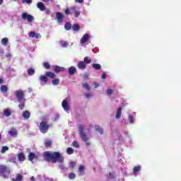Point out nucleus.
<instances>
[{
    "instance_id": "f257e3e1",
    "label": "nucleus",
    "mask_w": 181,
    "mask_h": 181,
    "mask_svg": "<svg viewBox=\"0 0 181 181\" xmlns=\"http://www.w3.org/2000/svg\"><path fill=\"white\" fill-rule=\"evenodd\" d=\"M44 156L45 157L47 162H52V163H56L57 162L63 163V162H64V157L60 152L55 151L52 153L50 151H45Z\"/></svg>"
},
{
    "instance_id": "f03ea898",
    "label": "nucleus",
    "mask_w": 181,
    "mask_h": 181,
    "mask_svg": "<svg viewBox=\"0 0 181 181\" xmlns=\"http://www.w3.org/2000/svg\"><path fill=\"white\" fill-rule=\"evenodd\" d=\"M81 8L77 6H73L65 10L66 15H74L75 18L80 16Z\"/></svg>"
},
{
    "instance_id": "7ed1b4c3",
    "label": "nucleus",
    "mask_w": 181,
    "mask_h": 181,
    "mask_svg": "<svg viewBox=\"0 0 181 181\" xmlns=\"http://www.w3.org/2000/svg\"><path fill=\"white\" fill-rule=\"evenodd\" d=\"M91 34L90 33H85L82 37L81 38L80 43L81 45H88L87 43L90 39H91Z\"/></svg>"
},
{
    "instance_id": "20e7f679",
    "label": "nucleus",
    "mask_w": 181,
    "mask_h": 181,
    "mask_svg": "<svg viewBox=\"0 0 181 181\" xmlns=\"http://www.w3.org/2000/svg\"><path fill=\"white\" fill-rule=\"evenodd\" d=\"M21 18L23 21H27L28 23H31L35 21V18L32 15L28 14V13H23Z\"/></svg>"
},
{
    "instance_id": "39448f33",
    "label": "nucleus",
    "mask_w": 181,
    "mask_h": 181,
    "mask_svg": "<svg viewBox=\"0 0 181 181\" xmlns=\"http://www.w3.org/2000/svg\"><path fill=\"white\" fill-rule=\"evenodd\" d=\"M49 124H47V122H42L40 123V131L42 133V134H46V132H47L48 129H49Z\"/></svg>"
},
{
    "instance_id": "423d86ee",
    "label": "nucleus",
    "mask_w": 181,
    "mask_h": 181,
    "mask_svg": "<svg viewBox=\"0 0 181 181\" xmlns=\"http://www.w3.org/2000/svg\"><path fill=\"white\" fill-rule=\"evenodd\" d=\"M15 94H16V97L18 101L25 100V99L23 98V97L25 95L23 90H16Z\"/></svg>"
},
{
    "instance_id": "0eeeda50",
    "label": "nucleus",
    "mask_w": 181,
    "mask_h": 181,
    "mask_svg": "<svg viewBox=\"0 0 181 181\" xmlns=\"http://www.w3.org/2000/svg\"><path fill=\"white\" fill-rule=\"evenodd\" d=\"M135 118H136V113L135 112H132L128 115V121L129 124H135Z\"/></svg>"
},
{
    "instance_id": "6e6552de",
    "label": "nucleus",
    "mask_w": 181,
    "mask_h": 181,
    "mask_svg": "<svg viewBox=\"0 0 181 181\" xmlns=\"http://www.w3.org/2000/svg\"><path fill=\"white\" fill-rule=\"evenodd\" d=\"M0 173L4 177H6L5 174L10 173V171L6 165H0Z\"/></svg>"
},
{
    "instance_id": "1a4fd4ad",
    "label": "nucleus",
    "mask_w": 181,
    "mask_h": 181,
    "mask_svg": "<svg viewBox=\"0 0 181 181\" xmlns=\"http://www.w3.org/2000/svg\"><path fill=\"white\" fill-rule=\"evenodd\" d=\"M62 105L64 111H66V112H69V111L70 110V106L69 105V100L64 99L62 101Z\"/></svg>"
},
{
    "instance_id": "9d476101",
    "label": "nucleus",
    "mask_w": 181,
    "mask_h": 181,
    "mask_svg": "<svg viewBox=\"0 0 181 181\" xmlns=\"http://www.w3.org/2000/svg\"><path fill=\"white\" fill-rule=\"evenodd\" d=\"M56 18L58 23H62L64 21V15L61 12L56 13Z\"/></svg>"
},
{
    "instance_id": "9b49d317",
    "label": "nucleus",
    "mask_w": 181,
    "mask_h": 181,
    "mask_svg": "<svg viewBox=\"0 0 181 181\" xmlns=\"http://www.w3.org/2000/svg\"><path fill=\"white\" fill-rule=\"evenodd\" d=\"M28 36L32 38L35 37V39H40V37H42V35H40V34L36 33L35 31H31L28 33Z\"/></svg>"
},
{
    "instance_id": "f8f14e48",
    "label": "nucleus",
    "mask_w": 181,
    "mask_h": 181,
    "mask_svg": "<svg viewBox=\"0 0 181 181\" xmlns=\"http://www.w3.org/2000/svg\"><path fill=\"white\" fill-rule=\"evenodd\" d=\"M39 80L40 81L41 86H43V83H44V84H46L47 83V81H48L47 76H46V75H40V78H39Z\"/></svg>"
},
{
    "instance_id": "ddd939ff",
    "label": "nucleus",
    "mask_w": 181,
    "mask_h": 181,
    "mask_svg": "<svg viewBox=\"0 0 181 181\" xmlns=\"http://www.w3.org/2000/svg\"><path fill=\"white\" fill-rule=\"evenodd\" d=\"M77 66L80 70H86V69L87 67V64L84 62V61H79L78 62Z\"/></svg>"
},
{
    "instance_id": "4468645a",
    "label": "nucleus",
    "mask_w": 181,
    "mask_h": 181,
    "mask_svg": "<svg viewBox=\"0 0 181 181\" xmlns=\"http://www.w3.org/2000/svg\"><path fill=\"white\" fill-rule=\"evenodd\" d=\"M77 71V68L76 66H70L68 69V73L69 76H74V74H76Z\"/></svg>"
},
{
    "instance_id": "2eb2a0df",
    "label": "nucleus",
    "mask_w": 181,
    "mask_h": 181,
    "mask_svg": "<svg viewBox=\"0 0 181 181\" xmlns=\"http://www.w3.org/2000/svg\"><path fill=\"white\" fill-rule=\"evenodd\" d=\"M37 8H38V9H40V11L43 12V11H45V9H46V6H45V4H43L42 2H38L37 4Z\"/></svg>"
},
{
    "instance_id": "dca6fc26",
    "label": "nucleus",
    "mask_w": 181,
    "mask_h": 181,
    "mask_svg": "<svg viewBox=\"0 0 181 181\" xmlns=\"http://www.w3.org/2000/svg\"><path fill=\"white\" fill-rule=\"evenodd\" d=\"M22 117L24 118V119H29V118H30V112L28 110H25L23 112Z\"/></svg>"
},
{
    "instance_id": "f3484780",
    "label": "nucleus",
    "mask_w": 181,
    "mask_h": 181,
    "mask_svg": "<svg viewBox=\"0 0 181 181\" xmlns=\"http://www.w3.org/2000/svg\"><path fill=\"white\" fill-rule=\"evenodd\" d=\"M122 114V108L119 107L117 110V112H116L115 119H119V118H121Z\"/></svg>"
},
{
    "instance_id": "a211bd4d",
    "label": "nucleus",
    "mask_w": 181,
    "mask_h": 181,
    "mask_svg": "<svg viewBox=\"0 0 181 181\" xmlns=\"http://www.w3.org/2000/svg\"><path fill=\"white\" fill-rule=\"evenodd\" d=\"M66 69L64 67L55 66H54V71L55 73H62V71H64Z\"/></svg>"
},
{
    "instance_id": "6ab92c4d",
    "label": "nucleus",
    "mask_w": 181,
    "mask_h": 181,
    "mask_svg": "<svg viewBox=\"0 0 181 181\" xmlns=\"http://www.w3.org/2000/svg\"><path fill=\"white\" fill-rule=\"evenodd\" d=\"M78 131L80 136H86V134L84 133V126L79 125Z\"/></svg>"
},
{
    "instance_id": "aec40b11",
    "label": "nucleus",
    "mask_w": 181,
    "mask_h": 181,
    "mask_svg": "<svg viewBox=\"0 0 181 181\" xmlns=\"http://www.w3.org/2000/svg\"><path fill=\"white\" fill-rule=\"evenodd\" d=\"M18 158L20 162H24V160L26 159V157H25V154H23V153H20L18 155Z\"/></svg>"
},
{
    "instance_id": "412c9836",
    "label": "nucleus",
    "mask_w": 181,
    "mask_h": 181,
    "mask_svg": "<svg viewBox=\"0 0 181 181\" xmlns=\"http://www.w3.org/2000/svg\"><path fill=\"white\" fill-rule=\"evenodd\" d=\"M95 131H97V132L100 134V135H103L104 134V129H103V128L98 125L95 126Z\"/></svg>"
},
{
    "instance_id": "4be33fe9",
    "label": "nucleus",
    "mask_w": 181,
    "mask_h": 181,
    "mask_svg": "<svg viewBox=\"0 0 181 181\" xmlns=\"http://www.w3.org/2000/svg\"><path fill=\"white\" fill-rule=\"evenodd\" d=\"M82 140L83 142H86V146H90L91 145V143L88 141L90 140V138L88 136H82Z\"/></svg>"
},
{
    "instance_id": "5701e85b",
    "label": "nucleus",
    "mask_w": 181,
    "mask_h": 181,
    "mask_svg": "<svg viewBox=\"0 0 181 181\" xmlns=\"http://www.w3.org/2000/svg\"><path fill=\"white\" fill-rule=\"evenodd\" d=\"M36 158V154L35 153H29L28 155V160H30V162H33V159H35Z\"/></svg>"
},
{
    "instance_id": "b1692460",
    "label": "nucleus",
    "mask_w": 181,
    "mask_h": 181,
    "mask_svg": "<svg viewBox=\"0 0 181 181\" xmlns=\"http://www.w3.org/2000/svg\"><path fill=\"white\" fill-rule=\"evenodd\" d=\"M9 135H11V136H15L16 135H18V130H16V129H11L9 132H8Z\"/></svg>"
},
{
    "instance_id": "393cba45",
    "label": "nucleus",
    "mask_w": 181,
    "mask_h": 181,
    "mask_svg": "<svg viewBox=\"0 0 181 181\" xmlns=\"http://www.w3.org/2000/svg\"><path fill=\"white\" fill-rule=\"evenodd\" d=\"M23 180V175L22 174H17L16 175V179L12 178V181H21Z\"/></svg>"
},
{
    "instance_id": "a878e982",
    "label": "nucleus",
    "mask_w": 181,
    "mask_h": 181,
    "mask_svg": "<svg viewBox=\"0 0 181 181\" xmlns=\"http://www.w3.org/2000/svg\"><path fill=\"white\" fill-rule=\"evenodd\" d=\"M45 74L47 77H49V78H54V77H56V74L53 72L47 71Z\"/></svg>"
},
{
    "instance_id": "bb28decb",
    "label": "nucleus",
    "mask_w": 181,
    "mask_h": 181,
    "mask_svg": "<svg viewBox=\"0 0 181 181\" xmlns=\"http://www.w3.org/2000/svg\"><path fill=\"white\" fill-rule=\"evenodd\" d=\"M82 87L87 91H90V90H91L90 85L87 82L82 83Z\"/></svg>"
},
{
    "instance_id": "cd10ccee",
    "label": "nucleus",
    "mask_w": 181,
    "mask_h": 181,
    "mask_svg": "<svg viewBox=\"0 0 181 181\" xmlns=\"http://www.w3.org/2000/svg\"><path fill=\"white\" fill-rule=\"evenodd\" d=\"M8 43H9V40L8 37H4L1 40L2 46H8Z\"/></svg>"
},
{
    "instance_id": "c85d7f7f",
    "label": "nucleus",
    "mask_w": 181,
    "mask_h": 181,
    "mask_svg": "<svg viewBox=\"0 0 181 181\" xmlns=\"http://www.w3.org/2000/svg\"><path fill=\"white\" fill-rule=\"evenodd\" d=\"M4 114L5 117H11V109L9 108L5 109L4 111Z\"/></svg>"
},
{
    "instance_id": "c756f323",
    "label": "nucleus",
    "mask_w": 181,
    "mask_h": 181,
    "mask_svg": "<svg viewBox=\"0 0 181 181\" xmlns=\"http://www.w3.org/2000/svg\"><path fill=\"white\" fill-rule=\"evenodd\" d=\"M1 93H8V87L5 85H1L0 87Z\"/></svg>"
},
{
    "instance_id": "7c9ffc66",
    "label": "nucleus",
    "mask_w": 181,
    "mask_h": 181,
    "mask_svg": "<svg viewBox=\"0 0 181 181\" xmlns=\"http://www.w3.org/2000/svg\"><path fill=\"white\" fill-rule=\"evenodd\" d=\"M66 153L68 155H73L74 153V149H73L71 147H68L66 148Z\"/></svg>"
},
{
    "instance_id": "2f4dec72",
    "label": "nucleus",
    "mask_w": 181,
    "mask_h": 181,
    "mask_svg": "<svg viewBox=\"0 0 181 181\" xmlns=\"http://www.w3.org/2000/svg\"><path fill=\"white\" fill-rule=\"evenodd\" d=\"M26 100H22V101H18L20 103V105H18L20 110H23L25 108V103Z\"/></svg>"
},
{
    "instance_id": "473e14b6",
    "label": "nucleus",
    "mask_w": 181,
    "mask_h": 181,
    "mask_svg": "<svg viewBox=\"0 0 181 181\" xmlns=\"http://www.w3.org/2000/svg\"><path fill=\"white\" fill-rule=\"evenodd\" d=\"M139 172H141V165H137L133 169V173H138Z\"/></svg>"
},
{
    "instance_id": "72a5a7b5",
    "label": "nucleus",
    "mask_w": 181,
    "mask_h": 181,
    "mask_svg": "<svg viewBox=\"0 0 181 181\" xmlns=\"http://www.w3.org/2000/svg\"><path fill=\"white\" fill-rule=\"evenodd\" d=\"M86 170V168L84 165H80L78 168V172H80L81 175H84V171Z\"/></svg>"
},
{
    "instance_id": "f704fd0d",
    "label": "nucleus",
    "mask_w": 181,
    "mask_h": 181,
    "mask_svg": "<svg viewBox=\"0 0 181 181\" xmlns=\"http://www.w3.org/2000/svg\"><path fill=\"white\" fill-rule=\"evenodd\" d=\"M92 67L95 69V70L101 69V65L100 64H93Z\"/></svg>"
},
{
    "instance_id": "c9c22d12",
    "label": "nucleus",
    "mask_w": 181,
    "mask_h": 181,
    "mask_svg": "<svg viewBox=\"0 0 181 181\" xmlns=\"http://www.w3.org/2000/svg\"><path fill=\"white\" fill-rule=\"evenodd\" d=\"M27 73L28 76H33L35 74V70L33 68L28 69Z\"/></svg>"
},
{
    "instance_id": "e433bc0d",
    "label": "nucleus",
    "mask_w": 181,
    "mask_h": 181,
    "mask_svg": "<svg viewBox=\"0 0 181 181\" xmlns=\"http://www.w3.org/2000/svg\"><path fill=\"white\" fill-rule=\"evenodd\" d=\"M60 83V79L59 78H54L52 81V83L53 86H57Z\"/></svg>"
},
{
    "instance_id": "4c0bfd02",
    "label": "nucleus",
    "mask_w": 181,
    "mask_h": 181,
    "mask_svg": "<svg viewBox=\"0 0 181 181\" xmlns=\"http://www.w3.org/2000/svg\"><path fill=\"white\" fill-rule=\"evenodd\" d=\"M72 29L74 32H77L78 30H80V25H77V24H74L72 26Z\"/></svg>"
},
{
    "instance_id": "58836bf2",
    "label": "nucleus",
    "mask_w": 181,
    "mask_h": 181,
    "mask_svg": "<svg viewBox=\"0 0 181 181\" xmlns=\"http://www.w3.org/2000/svg\"><path fill=\"white\" fill-rule=\"evenodd\" d=\"M64 28L66 30H70L71 29V23H66L64 25Z\"/></svg>"
},
{
    "instance_id": "ea45409f",
    "label": "nucleus",
    "mask_w": 181,
    "mask_h": 181,
    "mask_svg": "<svg viewBox=\"0 0 181 181\" xmlns=\"http://www.w3.org/2000/svg\"><path fill=\"white\" fill-rule=\"evenodd\" d=\"M69 179H70L71 180H74V179H76V175L74 174V173H70L69 174Z\"/></svg>"
},
{
    "instance_id": "a19ab883",
    "label": "nucleus",
    "mask_w": 181,
    "mask_h": 181,
    "mask_svg": "<svg viewBox=\"0 0 181 181\" xmlns=\"http://www.w3.org/2000/svg\"><path fill=\"white\" fill-rule=\"evenodd\" d=\"M83 62H84L86 64H90V63H91V59H90L88 57H85Z\"/></svg>"
},
{
    "instance_id": "79ce46f5",
    "label": "nucleus",
    "mask_w": 181,
    "mask_h": 181,
    "mask_svg": "<svg viewBox=\"0 0 181 181\" xmlns=\"http://www.w3.org/2000/svg\"><path fill=\"white\" fill-rule=\"evenodd\" d=\"M72 146H73L74 148H80V144H78V142L77 141H73Z\"/></svg>"
},
{
    "instance_id": "37998d69",
    "label": "nucleus",
    "mask_w": 181,
    "mask_h": 181,
    "mask_svg": "<svg viewBox=\"0 0 181 181\" xmlns=\"http://www.w3.org/2000/svg\"><path fill=\"white\" fill-rule=\"evenodd\" d=\"M43 66L45 69H47V70H49V69H50V64H49V62H44Z\"/></svg>"
},
{
    "instance_id": "c03bdc74",
    "label": "nucleus",
    "mask_w": 181,
    "mask_h": 181,
    "mask_svg": "<svg viewBox=\"0 0 181 181\" xmlns=\"http://www.w3.org/2000/svg\"><path fill=\"white\" fill-rule=\"evenodd\" d=\"M60 45L62 47H67V46L69 45V44L66 41H62L60 42Z\"/></svg>"
},
{
    "instance_id": "a18cd8bd",
    "label": "nucleus",
    "mask_w": 181,
    "mask_h": 181,
    "mask_svg": "<svg viewBox=\"0 0 181 181\" xmlns=\"http://www.w3.org/2000/svg\"><path fill=\"white\" fill-rule=\"evenodd\" d=\"M45 146H47V148H49V146H52V141L50 140L45 141Z\"/></svg>"
},
{
    "instance_id": "49530a36",
    "label": "nucleus",
    "mask_w": 181,
    "mask_h": 181,
    "mask_svg": "<svg viewBox=\"0 0 181 181\" xmlns=\"http://www.w3.org/2000/svg\"><path fill=\"white\" fill-rule=\"evenodd\" d=\"M8 149H9V148H8V146H3L1 148V153H5V152H6V151H8Z\"/></svg>"
},
{
    "instance_id": "de8ad7c7",
    "label": "nucleus",
    "mask_w": 181,
    "mask_h": 181,
    "mask_svg": "<svg viewBox=\"0 0 181 181\" xmlns=\"http://www.w3.org/2000/svg\"><path fill=\"white\" fill-rule=\"evenodd\" d=\"M76 166V163L71 161L69 163V167L71 168V169H74V167Z\"/></svg>"
},
{
    "instance_id": "09e8293b",
    "label": "nucleus",
    "mask_w": 181,
    "mask_h": 181,
    "mask_svg": "<svg viewBox=\"0 0 181 181\" xmlns=\"http://www.w3.org/2000/svg\"><path fill=\"white\" fill-rule=\"evenodd\" d=\"M106 93L108 95H111V94H112V93H114V90L112 89H107Z\"/></svg>"
},
{
    "instance_id": "8fccbe9b",
    "label": "nucleus",
    "mask_w": 181,
    "mask_h": 181,
    "mask_svg": "<svg viewBox=\"0 0 181 181\" xmlns=\"http://www.w3.org/2000/svg\"><path fill=\"white\" fill-rule=\"evenodd\" d=\"M23 4H32V0H21Z\"/></svg>"
},
{
    "instance_id": "3c124183",
    "label": "nucleus",
    "mask_w": 181,
    "mask_h": 181,
    "mask_svg": "<svg viewBox=\"0 0 181 181\" xmlns=\"http://www.w3.org/2000/svg\"><path fill=\"white\" fill-rule=\"evenodd\" d=\"M60 118V115L59 114H56L54 117V121H57Z\"/></svg>"
},
{
    "instance_id": "603ef678",
    "label": "nucleus",
    "mask_w": 181,
    "mask_h": 181,
    "mask_svg": "<svg viewBox=\"0 0 181 181\" xmlns=\"http://www.w3.org/2000/svg\"><path fill=\"white\" fill-rule=\"evenodd\" d=\"M101 78H103V80H105V78H107V73L104 72L102 74Z\"/></svg>"
},
{
    "instance_id": "864d4df0",
    "label": "nucleus",
    "mask_w": 181,
    "mask_h": 181,
    "mask_svg": "<svg viewBox=\"0 0 181 181\" xmlns=\"http://www.w3.org/2000/svg\"><path fill=\"white\" fill-rule=\"evenodd\" d=\"M45 11L46 15H50V13H51L50 9H46L45 8Z\"/></svg>"
},
{
    "instance_id": "5fc2aeb1",
    "label": "nucleus",
    "mask_w": 181,
    "mask_h": 181,
    "mask_svg": "<svg viewBox=\"0 0 181 181\" xmlns=\"http://www.w3.org/2000/svg\"><path fill=\"white\" fill-rule=\"evenodd\" d=\"M75 2H76V4H83V2H84V0H75Z\"/></svg>"
},
{
    "instance_id": "6e6d98bb",
    "label": "nucleus",
    "mask_w": 181,
    "mask_h": 181,
    "mask_svg": "<svg viewBox=\"0 0 181 181\" xmlns=\"http://www.w3.org/2000/svg\"><path fill=\"white\" fill-rule=\"evenodd\" d=\"M93 86H94L95 88H97L100 85L97 82H93Z\"/></svg>"
},
{
    "instance_id": "4d7b16f0",
    "label": "nucleus",
    "mask_w": 181,
    "mask_h": 181,
    "mask_svg": "<svg viewBox=\"0 0 181 181\" xmlns=\"http://www.w3.org/2000/svg\"><path fill=\"white\" fill-rule=\"evenodd\" d=\"M85 97H86V98H90L91 97V94L86 93Z\"/></svg>"
},
{
    "instance_id": "13d9d810",
    "label": "nucleus",
    "mask_w": 181,
    "mask_h": 181,
    "mask_svg": "<svg viewBox=\"0 0 181 181\" xmlns=\"http://www.w3.org/2000/svg\"><path fill=\"white\" fill-rule=\"evenodd\" d=\"M6 57H7L8 59H11V57H12V54H11V53L6 54Z\"/></svg>"
},
{
    "instance_id": "bf43d9fd",
    "label": "nucleus",
    "mask_w": 181,
    "mask_h": 181,
    "mask_svg": "<svg viewBox=\"0 0 181 181\" xmlns=\"http://www.w3.org/2000/svg\"><path fill=\"white\" fill-rule=\"evenodd\" d=\"M83 77L84 78H88V74H85Z\"/></svg>"
},
{
    "instance_id": "052dcab7",
    "label": "nucleus",
    "mask_w": 181,
    "mask_h": 181,
    "mask_svg": "<svg viewBox=\"0 0 181 181\" xmlns=\"http://www.w3.org/2000/svg\"><path fill=\"white\" fill-rule=\"evenodd\" d=\"M4 83V80L2 78H0V84H3Z\"/></svg>"
},
{
    "instance_id": "680f3d73",
    "label": "nucleus",
    "mask_w": 181,
    "mask_h": 181,
    "mask_svg": "<svg viewBox=\"0 0 181 181\" xmlns=\"http://www.w3.org/2000/svg\"><path fill=\"white\" fill-rule=\"evenodd\" d=\"M30 180L35 181V177H30Z\"/></svg>"
},
{
    "instance_id": "e2e57ef3",
    "label": "nucleus",
    "mask_w": 181,
    "mask_h": 181,
    "mask_svg": "<svg viewBox=\"0 0 181 181\" xmlns=\"http://www.w3.org/2000/svg\"><path fill=\"white\" fill-rule=\"evenodd\" d=\"M28 92H29V93H32V88H28Z\"/></svg>"
},
{
    "instance_id": "0e129e2a",
    "label": "nucleus",
    "mask_w": 181,
    "mask_h": 181,
    "mask_svg": "<svg viewBox=\"0 0 181 181\" xmlns=\"http://www.w3.org/2000/svg\"><path fill=\"white\" fill-rule=\"evenodd\" d=\"M3 3H4V0H0V5H2Z\"/></svg>"
},
{
    "instance_id": "69168bd1",
    "label": "nucleus",
    "mask_w": 181,
    "mask_h": 181,
    "mask_svg": "<svg viewBox=\"0 0 181 181\" xmlns=\"http://www.w3.org/2000/svg\"><path fill=\"white\" fill-rule=\"evenodd\" d=\"M60 168H61V169H64V166H61Z\"/></svg>"
},
{
    "instance_id": "338daca9",
    "label": "nucleus",
    "mask_w": 181,
    "mask_h": 181,
    "mask_svg": "<svg viewBox=\"0 0 181 181\" xmlns=\"http://www.w3.org/2000/svg\"><path fill=\"white\" fill-rule=\"evenodd\" d=\"M42 1H43V2H46L47 0H42Z\"/></svg>"
},
{
    "instance_id": "774afa93",
    "label": "nucleus",
    "mask_w": 181,
    "mask_h": 181,
    "mask_svg": "<svg viewBox=\"0 0 181 181\" xmlns=\"http://www.w3.org/2000/svg\"><path fill=\"white\" fill-rule=\"evenodd\" d=\"M14 1H18V0H14Z\"/></svg>"
}]
</instances>
